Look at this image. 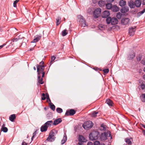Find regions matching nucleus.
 <instances>
[{"label": "nucleus", "instance_id": "obj_1", "mask_svg": "<svg viewBox=\"0 0 145 145\" xmlns=\"http://www.w3.org/2000/svg\"><path fill=\"white\" fill-rule=\"evenodd\" d=\"M37 68V72H38V82L39 83L42 84L44 83V82L42 81V78H41L40 74L41 72H44V66H42V67H40L38 64L36 65Z\"/></svg>", "mask_w": 145, "mask_h": 145}, {"label": "nucleus", "instance_id": "obj_2", "mask_svg": "<svg viewBox=\"0 0 145 145\" xmlns=\"http://www.w3.org/2000/svg\"><path fill=\"white\" fill-rule=\"evenodd\" d=\"M57 133V131L55 130L51 131L49 133L48 137L46 139V140L50 142L54 141L56 138L55 136Z\"/></svg>", "mask_w": 145, "mask_h": 145}, {"label": "nucleus", "instance_id": "obj_3", "mask_svg": "<svg viewBox=\"0 0 145 145\" xmlns=\"http://www.w3.org/2000/svg\"><path fill=\"white\" fill-rule=\"evenodd\" d=\"M99 137V133L96 131H92L89 135V138L91 140H96L98 139Z\"/></svg>", "mask_w": 145, "mask_h": 145}, {"label": "nucleus", "instance_id": "obj_4", "mask_svg": "<svg viewBox=\"0 0 145 145\" xmlns=\"http://www.w3.org/2000/svg\"><path fill=\"white\" fill-rule=\"evenodd\" d=\"M78 21L79 22V25L84 27L88 26V24L86 23L85 20L82 15H78Z\"/></svg>", "mask_w": 145, "mask_h": 145}, {"label": "nucleus", "instance_id": "obj_5", "mask_svg": "<svg viewBox=\"0 0 145 145\" xmlns=\"http://www.w3.org/2000/svg\"><path fill=\"white\" fill-rule=\"evenodd\" d=\"M106 22L108 24L111 23L112 25H115L118 23V21L116 18H111L109 17L106 18Z\"/></svg>", "mask_w": 145, "mask_h": 145}, {"label": "nucleus", "instance_id": "obj_6", "mask_svg": "<svg viewBox=\"0 0 145 145\" xmlns=\"http://www.w3.org/2000/svg\"><path fill=\"white\" fill-rule=\"evenodd\" d=\"M108 136L112 138L110 132L108 131L107 132H105L104 133H102L101 134L100 138L101 140H104L107 139Z\"/></svg>", "mask_w": 145, "mask_h": 145}, {"label": "nucleus", "instance_id": "obj_7", "mask_svg": "<svg viewBox=\"0 0 145 145\" xmlns=\"http://www.w3.org/2000/svg\"><path fill=\"white\" fill-rule=\"evenodd\" d=\"M93 126V123L92 121H88L85 122L83 124V127L85 129H90Z\"/></svg>", "mask_w": 145, "mask_h": 145}, {"label": "nucleus", "instance_id": "obj_8", "mask_svg": "<svg viewBox=\"0 0 145 145\" xmlns=\"http://www.w3.org/2000/svg\"><path fill=\"white\" fill-rule=\"evenodd\" d=\"M101 10L100 8H98L96 9L93 12V16L95 18H97L100 15Z\"/></svg>", "mask_w": 145, "mask_h": 145}, {"label": "nucleus", "instance_id": "obj_9", "mask_svg": "<svg viewBox=\"0 0 145 145\" xmlns=\"http://www.w3.org/2000/svg\"><path fill=\"white\" fill-rule=\"evenodd\" d=\"M135 54L133 51H132L127 56V59L128 60H131L133 59L135 57Z\"/></svg>", "mask_w": 145, "mask_h": 145}, {"label": "nucleus", "instance_id": "obj_10", "mask_svg": "<svg viewBox=\"0 0 145 145\" xmlns=\"http://www.w3.org/2000/svg\"><path fill=\"white\" fill-rule=\"evenodd\" d=\"M75 111L74 109H71L70 110H67L66 111L65 115L67 116H72L75 114Z\"/></svg>", "mask_w": 145, "mask_h": 145}, {"label": "nucleus", "instance_id": "obj_11", "mask_svg": "<svg viewBox=\"0 0 145 145\" xmlns=\"http://www.w3.org/2000/svg\"><path fill=\"white\" fill-rule=\"evenodd\" d=\"M135 27H131L129 29V33L130 36H133L134 34L135 31Z\"/></svg>", "mask_w": 145, "mask_h": 145}, {"label": "nucleus", "instance_id": "obj_12", "mask_svg": "<svg viewBox=\"0 0 145 145\" xmlns=\"http://www.w3.org/2000/svg\"><path fill=\"white\" fill-rule=\"evenodd\" d=\"M41 35H37L34 37V39L32 41L31 43H35L38 41L41 38Z\"/></svg>", "mask_w": 145, "mask_h": 145}, {"label": "nucleus", "instance_id": "obj_13", "mask_svg": "<svg viewBox=\"0 0 145 145\" xmlns=\"http://www.w3.org/2000/svg\"><path fill=\"white\" fill-rule=\"evenodd\" d=\"M129 22V19L127 18H123L121 21V23L123 25H126L128 24Z\"/></svg>", "mask_w": 145, "mask_h": 145}, {"label": "nucleus", "instance_id": "obj_14", "mask_svg": "<svg viewBox=\"0 0 145 145\" xmlns=\"http://www.w3.org/2000/svg\"><path fill=\"white\" fill-rule=\"evenodd\" d=\"M110 14V12L108 10H105L102 14V17L103 18H106Z\"/></svg>", "mask_w": 145, "mask_h": 145}, {"label": "nucleus", "instance_id": "obj_15", "mask_svg": "<svg viewBox=\"0 0 145 145\" xmlns=\"http://www.w3.org/2000/svg\"><path fill=\"white\" fill-rule=\"evenodd\" d=\"M129 10L128 7L127 6H125L122 8L120 10V11L122 13H125L128 11Z\"/></svg>", "mask_w": 145, "mask_h": 145}, {"label": "nucleus", "instance_id": "obj_16", "mask_svg": "<svg viewBox=\"0 0 145 145\" xmlns=\"http://www.w3.org/2000/svg\"><path fill=\"white\" fill-rule=\"evenodd\" d=\"M62 121L61 119V118H58L57 119L55 120L54 121V122L53 123V124L54 125H58L59 123H61Z\"/></svg>", "mask_w": 145, "mask_h": 145}, {"label": "nucleus", "instance_id": "obj_17", "mask_svg": "<svg viewBox=\"0 0 145 145\" xmlns=\"http://www.w3.org/2000/svg\"><path fill=\"white\" fill-rule=\"evenodd\" d=\"M128 5L131 8H135V2L132 1H130L128 2Z\"/></svg>", "mask_w": 145, "mask_h": 145}, {"label": "nucleus", "instance_id": "obj_18", "mask_svg": "<svg viewBox=\"0 0 145 145\" xmlns=\"http://www.w3.org/2000/svg\"><path fill=\"white\" fill-rule=\"evenodd\" d=\"M47 126L44 124L40 127V131L42 132H45L47 131Z\"/></svg>", "mask_w": 145, "mask_h": 145}, {"label": "nucleus", "instance_id": "obj_19", "mask_svg": "<svg viewBox=\"0 0 145 145\" xmlns=\"http://www.w3.org/2000/svg\"><path fill=\"white\" fill-rule=\"evenodd\" d=\"M141 4V1L140 0L136 1L135 2V7H140Z\"/></svg>", "mask_w": 145, "mask_h": 145}, {"label": "nucleus", "instance_id": "obj_20", "mask_svg": "<svg viewBox=\"0 0 145 145\" xmlns=\"http://www.w3.org/2000/svg\"><path fill=\"white\" fill-rule=\"evenodd\" d=\"M111 10L114 12H117L119 10V8L116 6L114 5L112 7Z\"/></svg>", "mask_w": 145, "mask_h": 145}, {"label": "nucleus", "instance_id": "obj_21", "mask_svg": "<svg viewBox=\"0 0 145 145\" xmlns=\"http://www.w3.org/2000/svg\"><path fill=\"white\" fill-rule=\"evenodd\" d=\"M126 3V2L124 0H121L119 3V5L121 7H123L125 6Z\"/></svg>", "mask_w": 145, "mask_h": 145}, {"label": "nucleus", "instance_id": "obj_22", "mask_svg": "<svg viewBox=\"0 0 145 145\" xmlns=\"http://www.w3.org/2000/svg\"><path fill=\"white\" fill-rule=\"evenodd\" d=\"M5 124H3L1 127V130L3 131L4 132L6 133L7 132L8 129L7 127H5Z\"/></svg>", "mask_w": 145, "mask_h": 145}, {"label": "nucleus", "instance_id": "obj_23", "mask_svg": "<svg viewBox=\"0 0 145 145\" xmlns=\"http://www.w3.org/2000/svg\"><path fill=\"white\" fill-rule=\"evenodd\" d=\"M44 124L48 127L51 126V125L52 124H53V121H47L46 122L44 123Z\"/></svg>", "mask_w": 145, "mask_h": 145}, {"label": "nucleus", "instance_id": "obj_24", "mask_svg": "<svg viewBox=\"0 0 145 145\" xmlns=\"http://www.w3.org/2000/svg\"><path fill=\"white\" fill-rule=\"evenodd\" d=\"M78 140L79 141L83 142H85L86 141L84 137L82 135L79 136Z\"/></svg>", "mask_w": 145, "mask_h": 145}, {"label": "nucleus", "instance_id": "obj_25", "mask_svg": "<svg viewBox=\"0 0 145 145\" xmlns=\"http://www.w3.org/2000/svg\"><path fill=\"white\" fill-rule=\"evenodd\" d=\"M105 2L102 0L98 2V4L99 6L101 7L105 6Z\"/></svg>", "mask_w": 145, "mask_h": 145}, {"label": "nucleus", "instance_id": "obj_26", "mask_svg": "<svg viewBox=\"0 0 145 145\" xmlns=\"http://www.w3.org/2000/svg\"><path fill=\"white\" fill-rule=\"evenodd\" d=\"M67 140V137L66 135H64L63 139L61 140V144H64Z\"/></svg>", "mask_w": 145, "mask_h": 145}, {"label": "nucleus", "instance_id": "obj_27", "mask_svg": "<svg viewBox=\"0 0 145 145\" xmlns=\"http://www.w3.org/2000/svg\"><path fill=\"white\" fill-rule=\"evenodd\" d=\"M16 118L15 115L14 114H12L10 115V117L9 118L10 120L13 122L14 121V120Z\"/></svg>", "mask_w": 145, "mask_h": 145}, {"label": "nucleus", "instance_id": "obj_28", "mask_svg": "<svg viewBox=\"0 0 145 145\" xmlns=\"http://www.w3.org/2000/svg\"><path fill=\"white\" fill-rule=\"evenodd\" d=\"M125 142H126L127 144L128 145H131L132 142L131 140V139L128 138H126L125 140Z\"/></svg>", "mask_w": 145, "mask_h": 145}, {"label": "nucleus", "instance_id": "obj_29", "mask_svg": "<svg viewBox=\"0 0 145 145\" xmlns=\"http://www.w3.org/2000/svg\"><path fill=\"white\" fill-rule=\"evenodd\" d=\"M106 103L109 106H112V101H111L110 99H107L106 100Z\"/></svg>", "mask_w": 145, "mask_h": 145}, {"label": "nucleus", "instance_id": "obj_30", "mask_svg": "<svg viewBox=\"0 0 145 145\" xmlns=\"http://www.w3.org/2000/svg\"><path fill=\"white\" fill-rule=\"evenodd\" d=\"M112 7V5L111 3L106 4V7L108 9H111Z\"/></svg>", "mask_w": 145, "mask_h": 145}, {"label": "nucleus", "instance_id": "obj_31", "mask_svg": "<svg viewBox=\"0 0 145 145\" xmlns=\"http://www.w3.org/2000/svg\"><path fill=\"white\" fill-rule=\"evenodd\" d=\"M145 12V8L143 9L142 11L138 13L137 14V17H139L141 15L143 14Z\"/></svg>", "mask_w": 145, "mask_h": 145}, {"label": "nucleus", "instance_id": "obj_32", "mask_svg": "<svg viewBox=\"0 0 145 145\" xmlns=\"http://www.w3.org/2000/svg\"><path fill=\"white\" fill-rule=\"evenodd\" d=\"M49 104L51 109L53 111H54L55 109V107L54 105L52 103H50Z\"/></svg>", "mask_w": 145, "mask_h": 145}, {"label": "nucleus", "instance_id": "obj_33", "mask_svg": "<svg viewBox=\"0 0 145 145\" xmlns=\"http://www.w3.org/2000/svg\"><path fill=\"white\" fill-rule=\"evenodd\" d=\"M141 101L144 102H145V94H142L140 96Z\"/></svg>", "mask_w": 145, "mask_h": 145}, {"label": "nucleus", "instance_id": "obj_34", "mask_svg": "<svg viewBox=\"0 0 145 145\" xmlns=\"http://www.w3.org/2000/svg\"><path fill=\"white\" fill-rule=\"evenodd\" d=\"M61 18L60 17H58L56 19V25H58L60 23V20H61Z\"/></svg>", "mask_w": 145, "mask_h": 145}, {"label": "nucleus", "instance_id": "obj_35", "mask_svg": "<svg viewBox=\"0 0 145 145\" xmlns=\"http://www.w3.org/2000/svg\"><path fill=\"white\" fill-rule=\"evenodd\" d=\"M67 30L66 29H65L63 30L62 32V35L63 36H66L68 33L67 32Z\"/></svg>", "mask_w": 145, "mask_h": 145}, {"label": "nucleus", "instance_id": "obj_36", "mask_svg": "<svg viewBox=\"0 0 145 145\" xmlns=\"http://www.w3.org/2000/svg\"><path fill=\"white\" fill-rule=\"evenodd\" d=\"M56 111L58 113H61L63 112L62 109L60 108H57L56 109Z\"/></svg>", "mask_w": 145, "mask_h": 145}, {"label": "nucleus", "instance_id": "obj_37", "mask_svg": "<svg viewBox=\"0 0 145 145\" xmlns=\"http://www.w3.org/2000/svg\"><path fill=\"white\" fill-rule=\"evenodd\" d=\"M46 99L47 100V101L48 102H50V103H51V100L50 99L49 95L48 93H46Z\"/></svg>", "mask_w": 145, "mask_h": 145}, {"label": "nucleus", "instance_id": "obj_38", "mask_svg": "<svg viewBox=\"0 0 145 145\" xmlns=\"http://www.w3.org/2000/svg\"><path fill=\"white\" fill-rule=\"evenodd\" d=\"M56 58V57L54 56H52L51 57V61L50 63V65L53 63V62L55 60Z\"/></svg>", "mask_w": 145, "mask_h": 145}, {"label": "nucleus", "instance_id": "obj_39", "mask_svg": "<svg viewBox=\"0 0 145 145\" xmlns=\"http://www.w3.org/2000/svg\"><path fill=\"white\" fill-rule=\"evenodd\" d=\"M98 112L94 111L92 112L91 114V116L92 117H95L96 116V115L98 113Z\"/></svg>", "mask_w": 145, "mask_h": 145}, {"label": "nucleus", "instance_id": "obj_40", "mask_svg": "<svg viewBox=\"0 0 145 145\" xmlns=\"http://www.w3.org/2000/svg\"><path fill=\"white\" fill-rule=\"evenodd\" d=\"M19 0H16L14 1L13 3V7H16V4L19 1Z\"/></svg>", "mask_w": 145, "mask_h": 145}, {"label": "nucleus", "instance_id": "obj_41", "mask_svg": "<svg viewBox=\"0 0 145 145\" xmlns=\"http://www.w3.org/2000/svg\"><path fill=\"white\" fill-rule=\"evenodd\" d=\"M121 14L120 12H119L117 14L116 16L118 19H120L121 18Z\"/></svg>", "mask_w": 145, "mask_h": 145}, {"label": "nucleus", "instance_id": "obj_42", "mask_svg": "<svg viewBox=\"0 0 145 145\" xmlns=\"http://www.w3.org/2000/svg\"><path fill=\"white\" fill-rule=\"evenodd\" d=\"M42 97L41 98V99L42 100H45L46 99V96L45 97V93H43L42 94Z\"/></svg>", "mask_w": 145, "mask_h": 145}, {"label": "nucleus", "instance_id": "obj_43", "mask_svg": "<svg viewBox=\"0 0 145 145\" xmlns=\"http://www.w3.org/2000/svg\"><path fill=\"white\" fill-rule=\"evenodd\" d=\"M37 133L36 131H35L33 134V136L31 138V140L32 141L33 140V138L35 137V136Z\"/></svg>", "mask_w": 145, "mask_h": 145}, {"label": "nucleus", "instance_id": "obj_44", "mask_svg": "<svg viewBox=\"0 0 145 145\" xmlns=\"http://www.w3.org/2000/svg\"><path fill=\"white\" fill-rule=\"evenodd\" d=\"M94 145H100L99 141H96L94 143Z\"/></svg>", "mask_w": 145, "mask_h": 145}, {"label": "nucleus", "instance_id": "obj_45", "mask_svg": "<svg viewBox=\"0 0 145 145\" xmlns=\"http://www.w3.org/2000/svg\"><path fill=\"white\" fill-rule=\"evenodd\" d=\"M109 70L108 69H104L103 70L104 72L105 73H107L108 72Z\"/></svg>", "mask_w": 145, "mask_h": 145}, {"label": "nucleus", "instance_id": "obj_46", "mask_svg": "<svg viewBox=\"0 0 145 145\" xmlns=\"http://www.w3.org/2000/svg\"><path fill=\"white\" fill-rule=\"evenodd\" d=\"M44 62L43 61H41L40 62L39 65V67H42V66H44Z\"/></svg>", "mask_w": 145, "mask_h": 145}, {"label": "nucleus", "instance_id": "obj_47", "mask_svg": "<svg viewBox=\"0 0 145 145\" xmlns=\"http://www.w3.org/2000/svg\"><path fill=\"white\" fill-rule=\"evenodd\" d=\"M141 88L142 89H145V84H142L141 86Z\"/></svg>", "mask_w": 145, "mask_h": 145}, {"label": "nucleus", "instance_id": "obj_48", "mask_svg": "<svg viewBox=\"0 0 145 145\" xmlns=\"http://www.w3.org/2000/svg\"><path fill=\"white\" fill-rule=\"evenodd\" d=\"M19 39V38L18 39L17 38H14V39H13L12 40V41L13 42H16L17 41H18Z\"/></svg>", "mask_w": 145, "mask_h": 145}, {"label": "nucleus", "instance_id": "obj_49", "mask_svg": "<svg viewBox=\"0 0 145 145\" xmlns=\"http://www.w3.org/2000/svg\"><path fill=\"white\" fill-rule=\"evenodd\" d=\"M141 63L144 65H145V59H143L141 61Z\"/></svg>", "mask_w": 145, "mask_h": 145}, {"label": "nucleus", "instance_id": "obj_50", "mask_svg": "<svg viewBox=\"0 0 145 145\" xmlns=\"http://www.w3.org/2000/svg\"><path fill=\"white\" fill-rule=\"evenodd\" d=\"M83 142H80L79 141L78 144L79 145H82L83 144Z\"/></svg>", "mask_w": 145, "mask_h": 145}, {"label": "nucleus", "instance_id": "obj_51", "mask_svg": "<svg viewBox=\"0 0 145 145\" xmlns=\"http://www.w3.org/2000/svg\"><path fill=\"white\" fill-rule=\"evenodd\" d=\"M87 145H93V144L92 142H88Z\"/></svg>", "mask_w": 145, "mask_h": 145}, {"label": "nucleus", "instance_id": "obj_52", "mask_svg": "<svg viewBox=\"0 0 145 145\" xmlns=\"http://www.w3.org/2000/svg\"><path fill=\"white\" fill-rule=\"evenodd\" d=\"M137 60L138 61H139L141 60V58L140 57H137Z\"/></svg>", "mask_w": 145, "mask_h": 145}, {"label": "nucleus", "instance_id": "obj_53", "mask_svg": "<svg viewBox=\"0 0 145 145\" xmlns=\"http://www.w3.org/2000/svg\"><path fill=\"white\" fill-rule=\"evenodd\" d=\"M22 145H27V144L24 141H23L22 143Z\"/></svg>", "mask_w": 145, "mask_h": 145}, {"label": "nucleus", "instance_id": "obj_54", "mask_svg": "<svg viewBox=\"0 0 145 145\" xmlns=\"http://www.w3.org/2000/svg\"><path fill=\"white\" fill-rule=\"evenodd\" d=\"M6 44H3L2 45L0 46V49L2 48Z\"/></svg>", "mask_w": 145, "mask_h": 145}, {"label": "nucleus", "instance_id": "obj_55", "mask_svg": "<svg viewBox=\"0 0 145 145\" xmlns=\"http://www.w3.org/2000/svg\"><path fill=\"white\" fill-rule=\"evenodd\" d=\"M40 73H42V77H43L44 76V74H45V73L44 72H41Z\"/></svg>", "mask_w": 145, "mask_h": 145}, {"label": "nucleus", "instance_id": "obj_56", "mask_svg": "<svg viewBox=\"0 0 145 145\" xmlns=\"http://www.w3.org/2000/svg\"><path fill=\"white\" fill-rule=\"evenodd\" d=\"M108 2L110 3L114 1V0H106Z\"/></svg>", "mask_w": 145, "mask_h": 145}, {"label": "nucleus", "instance_id": "obj_57", "mask_svg": "<svg viewBox=\"0 0 145 145\" xmlns=\"http://www.w3.org/2000/svg\"><path fill=\"white\" fill-rule=\"evenodd\" d=\"M142 131L144 135L145 136V130H142Z\"/></svg>", "mask_w": 145, "mask_h": 145}, {"label": "nucleus", "instance_id": "obj_58", "mask_svg": "<svg viewBox=\"0 0 145 145\" xmlns=\"http://www.w3.org/2000/svg\"><path fill=\"white\" fill-rule=\"evenodd\" d=\"M103 25H99V27H101L102 28H103Z\"/></svg>", "mask_w": 145, "mask_h": 145}, {"label": "nucleus", "instance_id": "obj_59", "mask_svg": "<svg viewBox=\"0 0 145 145\" xmlns=\"http://www.w3.org/2000/svg\"><path fill=\"white\" fill-rule=\"evenodd\" d=\"M142 4L143 5H145V0H143V2L142 3Z\"/></svg>", "mask_w": 145, "mask_h": 145}, {"label": "nucleus", "instance_id": "obj_60", "mask_svg": "<svg viewBox=\"0 0 145 145\" xmlns=\"http://www.w3.org/2000/svg\"><path fill=\"white\" fill-rule=\"evenodd\" d=\"M33 69H34L35 70H36V67H33Z\"/></svg>", "mask_w": 145, "mask_h": 145}, {"label": "nucleus", "instance_id": "obj_61", "mask_svg": "<svg viewBox=\"0 0 145 145\" xmlns=\"http://www.w3.org/2000/svg\"><path fill=\"white\" fill-rule=\"evenodd\" d=\"M142 127H143L145 129V125H142Z\"/></svg>", "mask_w": 145, "mask_h": 145}, {"label": "nucleus", "instance_id": "obj_62", "mask_svg": "<svg viewBox=\"0 0 145 145\" xmlns=\"http://www.w3.org/2000/svg\"><path fill=\"white\" fill-rule=\"evenodd\" d=\"M143 71L144 72H145V67L144 68V69H143Z\"/></svg>", "mask_w": 145, "mask_h": 145}, {"label": "nucleus", "instance_id": "obj_63", "mask_svg": "<svg viewBox=\"0 0 145 145\" xmlns=\"http://www.w3.org/2000/svg\"><path fill=\"white\" fill-rule=\"evenodd\" d=\"M143 78L145 80V75H144Z\"/></svg>", "mask_w": 145, "mask_h": 145}, {"label": "nucleus", "instance_id": "obj_64", "mask_svg": "<svg viewBox=\"0 0 145 145\" xmlns=\"http://www.w3.org/2000/svg\"><path fill=\"white\" fill-rule=\"evenodd\" d=\"M100 145H105L104 144H100Z\"/></svg>", "mask_w": 145, "mask_h": 145}]
</instances>
